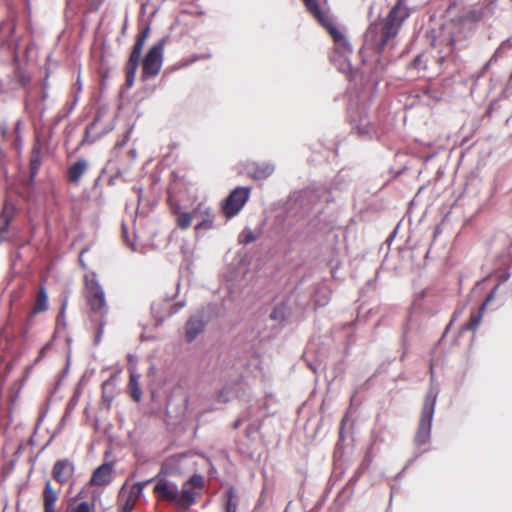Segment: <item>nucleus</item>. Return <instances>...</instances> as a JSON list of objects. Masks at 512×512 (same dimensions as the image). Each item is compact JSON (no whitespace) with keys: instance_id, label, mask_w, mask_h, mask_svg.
<instances>
[{"instance_id":"7ed1b4c3","label":"nucleus","mask_w":512,"mask_h":512,"mask_svg":"<svg viewBox=\"0 0 512 512\" xmlns=\"http://www.w3.org/2000/svg\"><path fill=\"white\" fill-rule=\"evenodd\" d=\"M85 297L92 312L100 314L102 318L108 314L105 292L95 278H86ZM105 324L106 321L101 319L98 324L96 342H100Z\"/></svg>"},{"instance_id":"f8f14e48","label":"nucleus","mask_w":512,"mask_h":512,"mask_svg":"<svg viewBox=\"0 0 512 512\" xmlns=\"http://www.w3.org/2000/svg\"><path fill=\"white\" fill-rule=\"evenodd\" d=\"M205 323L202 316L193 315L190 317L185 327V338L188 342H192L203 332Z\"/></svg>"},{"instance_id":"412c9836","label":"nucleus","mask_w":512,"mask_h":512,"mask_svg":"<svg viewBox=\"0 0 512 512\" xmlns=\"http://www.w3.org/2000/svg\"><path fill=\"white\" fill-rule=\"evenodd\" d=\"M486 308V303H483L478 312L473 313L470 317V321L465 325L463 329L475 331L482 320L483 312Z\"/></svg>"},{"instance_id":"9d476101","label":"nucleus","mask_w":512,"mask_h":512,"mask_svg":"<svg viewBox=\"0 0 512 512\" xmlns=\"http://www.w3.org/2000/svg\"><path fill=\"white\" fill-rule=\"evenodd\" d=\"M194 218L200 219V221L195 226V230L197 233L202 230H208L212 228L214 216L211 212L210 207L205 205L204 203H200L193 211Z\"/></svg>"},{"instance_id":"b1692460","label":"nucleus","mask_w":512,"mask_h":512,"mask_svg":"<svg viewBox=\"0 0 512 512\" xmlns=\"http://www.w3.org/2000/svg\"><path fill=\"white\" fill-rule=\"evenodd\" d=\"M333 63L336 65L337 69L343 74L348 75L352 71V65L349 61V56H341L340 54H338L337 61Z\"/></svg>"},{"instance_id":"5701e85b","label":"nucleus","mask_w":512,"mask_h":512,"mask_svg":"<svg viewBox=\"0 0 512 512\" xmlns=\"http://www.w3.org/2000/svg\"><path fill=\"white\" fill-rule=\"evenodd\" d=\"M48 308V296L44 287H41L34 306V313L42 312Z\"/></svg>"},{"instance_id":"ddd939ff","label":"nucleus","mask_w":512,"mask_h":512,"mask_svg":"<svg viewBox=\"0 0 512 512\" xmlns=\"http://www.w3.org/2000/svg\"><path fill=\"white\" fill-rule=\"evenodd\" d=\"M53 477L60 483H65L72 476L73 465L68 460H59L53 466Z\"/></svg>"},{"instance_id":"dca6fc26","label":"nucleus","mask_w":512,"mask_h":512,"mask_svg":"<svg viewBox=\"0 0 512 512\" xmlns=\"http://www.w3.org/2000/svg\"><path fill=\"white\" fill-rule=\"evenodd\" d=\"M57 499L58 492L53 490L50 481H46L43 492L44 512H54Z\"/></svg>"},{"instance_id":"f704fd0d","label":"nucleus","mask_w":512,"mask_h":512,"mask_svg":"<svg viewBox=\"0 0 512 512\" xmlns=\"http://www.w3.org/2000/svg\"><path fill=\"white\" fill-rule=\"evenodd\" d=\"M493 297H494V293L492 292V293H490V294L487 296V298H486V300H485V302H484V303H486V304H487L489 301H491V300L493 299Z\"/></svg>"},{"instance_id":"6e6552de","label":"nucleus","mask_w":512,"mask_h":512,"mask_svg":"<svg viewBox=\"0 0 512 512\" xmlns=\"http://www.w3.org/2000/svg\"><path fill=\"white\" fill-rule=\"evenodd\" d=\"M324 27L327 29V31L333 38L335 44V50L330 57L331 61L336 62L338 54H340L341 56H350L353 51L352 46L349 43L346 36L334 25L333 20Z\"/></svg>"},{"instance_id":"f03ea898","label":"nucleus","mask_w":512,"mask_h":512,"mask_svg":"<svg viewBox=\"0 0 512 512\" xmlns=\"http://www.w3.org/2000/svg\"><path fill=\"white\" fill-rule=\"evenodd\" d=\"M154 493L158 499L169 501L183 509H188L195 502L194 489L183 485L179 490L176 483L165 478H157Z\"/></svg>"},{"instance_id":"79ce46f5","label":"nucleus","mask_w":512,"mask_h":512,"mask_svg":"<svg viewBox=\"0 0 512 512\" xmlns=\"http://www.w3.org/2000/svg\"><path fill=\"white\" fill-rule=\"evenodd\" d=\"M7 226H8V223L6 222L5 225L3 226L2 230L6 229Z\"/></svg>"},{"instance_id":"aec40b11","label":"nucleus","mask_w":512,"mask_h":512,"mask_svg":"<svg viewBox=\"0 0 512 512\" xmlns=\"http://www.w3.org/2000/svg\"><path fill=\"white\" fill-rule=\"evenodd\" d=\"M174 213L176 214V223L179 228L187 229L190 227L192 218L194 217L193 212L180 211L179 208H176Z\"/></svg>"},{"instance_id":"cd10ccee","label":"nucleus","mask_w":512,"mask_h":512,"mask_svg":"<svg viewBox=\"0 0 512 512\" xmlns=\"http://www.w3.org/2000/svg\"><path fill=\"white\" fill-rule=\"evenodd\" d=\"M233 394V387L232 386H225L219 393H218V401L221 403H227L231 399V395Z\"/></svg>"},{"instance_id":"9b49d317","label":"nucleus","mask_w":512,"mask_h":512,"mask_svg":"<svg viewBox=\"0 0 512 512\" xmlns=\"http://www.w3.org/2000/svg\"><path fill=\"white\" fill-rule=\"evenodd\" d=\"M112 472L113 462H105L93 472L90 482L99 486L107 485L112 480Z\"/></svg>"},{"instance_id":"a19ab883","label":"nucleus","mask_w":512,"mask_h":512,"mask_svg":"<svg viewBox=\"0 0 512 512\" xmlns=\"http://www.w3.org/2000/svg\"><path fill=\"white\" fill-rule=\"evenodd\" d=\"M430 372H431V378L433 379V367L432 366L430 367Z\"/></svg>"},{"instance_id":"e433bc0d","label":"nucleus","mask_w":512,"mask_h":512,"mask_svg":"<svg viewBox=\"0 0 512 512\" xmlns=\"http://www.w3.org/2000/svg\"><path fill=\"white\" fill-rule=\"evenodd\" d=\"M182 307H184V303H182V302L177 303V309L175 311H178Z\"/></svg>"},{"instance_id":"393cba45","label":"nucleus","mask_w":512,"mask_h":512,"mask_svg":"<svg viewBox=\"0 0 512 512\" xmlns=\"http://www.w3.org/2000/svg\"><path fill=\"white\" fill-rule=\"evenodd\" d=\"M138 65L127 63L126 65V85L127 87H131L134 83L136 71H137Z\"/></svg>"},{"instance_id":"c9c22d12","label":"nucleus","mask_w":512,"mask_h":512,"mask_svg":"<svg viewBox=\"0 0 512 512\" xmlns=\"http://www.w3.org/2000/svg\"><path fill=\"white\" fill-rule=\"evenodd\" d=\"M45 350H46V347L42 348L41 351H40V355H39V358L36 360L38 361L40 358H42L45 354Z\"/></svg>"},{"instance_id":"0eeeda50","label":"nucleus","mask_w":512,"mask_h":512,"mask_svg":"<svg viewBox=\"0 0 512 512\" xmlns=\"http://www.w3.org/2000/svg\"><path fill=\"white\" fill-rule=\"evenodd\" d=\"M250 196V188L248 187H237L234 189L226 198L223 205V213L228 218L237 215L245 203L248 201Z\"/></svg>"},{"instance_id":"20e7f679","label":"nucleus","mask_w":512,"mask_h":512,"mask_svg":"<svg viewBox=\"0 0 512 512\" xmlns=\"http://www.w3.org/2000/svg\"><path fill=\"white\" fill-rule=\"evenodd\" d=\"M437 396L438 389L431 385L423 404L419 427L415 436L418 445H423L430 439Z\"/></svg>"},{"instance_id":"ea45409f","label":"nucleus","mask_w":512,"mask_h":512,"mask_svg":"<svg viewBox=\"0 0 512 512\" xmlns=\"http://www.w3.org/2000/svg\"><path fill=\"white\" fill-rule=\"evenodd\" d=\"M453 42H454V41H453V39H452V38H449V40H448V44H449L450 46H452V45H453Z\"/></svg>"},{"instance_id":"1a4fd4ad","label":"nucleus","mask_w":512,"mask_h":512,"mask_svg":"<svg viewBox=\"0 0 512 512\" xmlns=\"http://www.w3.org/2000/svg\"><path fill=\"white\" fill-rule=\"evenodd\" d=\"M192 457L190 452L170 456L164 461L162 471L168 474L182 473L186 468V461Z\"/></svg>"},{"instance_id":"4468645a","label":"nucleus","mask_w":512,"mask_h":512,"mask_svg":"<svg viewBox=\"0 0 512 512\" xmlns=\"http://www.w3.org/2000/svg\"><path fill=\"white\" fill-rule=\"evenodd\" d=\"M148 34H149V27H146L144 30H142L137 35V39H136V41H135V43L133 45V49H132V52L130 54V57H129L127 63H132V64L139 65L142 49H143L145 41H146V39L148 37Z\"/></svg>"},{"instance_id":"473e14b6","label":"nucleus","mask_w":512,"mask_h":512,"mask_svg":"<svg viewBox=\"0 0 512 512\" xmlns=\"http://www.w3.org/2000/svg\"><path fill=\"white\" fill-rule=\"evenodd\" d=\"M512 89V72H511V75L509 76L507 82H506V85H505V89H504V92L508 91Z\"/></svg>"},{"instance_id":"f3484780","label":"nucleus","mask_w":512,"mask_h":512,"mask_svg":"<svg viewBox=\"0 0 512 512\" xmlns=\"http://www.w3.org/2000/svg\"><path fill=\"white\" fill-rule=\"evenodd\" d=\"M88 162L85 159L77 160L68 171V179L71 183H78L82 175L87 171Z\"/></svg>"},{"instance_id":"2f4dec72","label":"nucleus","mask_w":512,"mask_h":512,"mask_svg":"<svg viewBox=\"0 0 512 512\" xmlns=\"http://www.w3.org/2000/svg\"><path fill=\"white\" fill-rule=\"evenodd\" d=\"M498 52H499V49L495 51V53H494V54H493V56L490 58V60L485 64V67H484L485 69H487V68L490 66V64H491L492 62H494V61H496V60H497Z\"/></svg>"},{"instance_id":"423d86ee","label":"nucleus","mask_w":512,"mask_h":512,"mask_svg":"<svg viewBox=\"0 0 512 512\" xmlns=\"http://www.w3.org/2000/svg\"><path fill=\"white\" fill-rule=\"evenodd\" d=\"M151 481L137 482L131 485L126 481L118 494L120 512H132L138 499L143 496L145 486Z\"/></svg>"},{"instance_id":"72a5a7b5","label":"nucleus","mask_w":512,"mask_h":512,"mask_svg":"<svg viewBox=\"0 0 512 512\" xmlns=\"http://www.w3.org/2000/svg\"><path fill=\"white\" fill-rule=\"evenodd\" d=\"M271 318L272 319H277L278 318V309H274L273 312L271 313Z\"/></svg>"},{"instance_id":"a878e982","label":"nucleus","mask_w":512,"mask_h":512,"mask_svg":"<svg viewBox=\"0 0 512 512\" xmlns=\"http://www.w3.org/2000/svg\"><path fill=\"white\" fill-rule=\"evenodd\" d=\"M15 32V24L12 21H7L0 25V34H6V42L9 43L8 37L12 36Z\"/></svg>"},{"instance_id":"c85d7f7f","label":"nucleus","mask_w":512,"mask_h":512,"mask_svg":"<svg viewBox=\"0 0 512 512\" xmlns=\"http://www.w3.org/2000/svg\"><path fill=\"white\" fill-rule=\"evenodd\" d=\"M67 512H92V508L88 502H81L75 506L68 508Z\"/></svg>"},{"instance_id":"7c9ffc66","label":"nucleus","mask_w":512,"mask_h":512,"mask_svg":"<svg viewBox=\"0 0 512 512\" xmlns=\"http://www.w3.org/2000/svg\"><path fill=\"white\" fill-rule=\"evenodd\" d=\"M39 167H40V160H39V158L38 157L32 158V160H31V175H32V177L35 176V174L37 173Z\"/></svg>"},{"instance_id":"a211bd4d","label":"nucleus","mask_w":512,"mask_h":512,"mask_svg":"<svg viewBox=\"0 0 512 512\" xmlns=\"http://www.w3.org/2000/svg\"><path fill=\"white\" fill-rule=\"evenodd\" d=\"M274 172V166L270 163L253 164L249 173L254 179H265Z\"/></svg>"},{"instance_id":"c756f323","label":"nucleus","mask_w":512,"mask_h":512,"mask_svg":"<svg viewBox=\"0 0 512 512\" xmlns=\"http://www.w3.org/2000/svg\"><path fill=\"white\" fill-rule=\"evenodd\" d=\"M256 240V236L254 235V233L252 232V230L246 228L243 233H242V239H241V242L243 244H249L253 241Z\"/></svg>"},{"instance_id":"f257e3e1","label":"nucleus","mask_w":512,"mask_h":512,"mask_svg":"<svg viewBox=\"0 0 512 512\" xmlns=\"http://www.w3.org/2000/svg\"><path fill=\"white\" fill-rule=\"evenodd\" d=\"M409 14V9L404 4V0H398L383 24H370L364 35V45L375 52H382L389 41L396 37Z\"/></svg>"},{"instance_id":"39448f33","label":"nucleus","mask_w":512,"mask_h":512,"mask_svg":"<svg viewBox=\"0 0 512 512\" xmlns=\"http://www.w3.org/2000/svg\"><path fill=\"white\" fill-rule=\"evenodd\" d=\"M166 40L161 38L152 45L145 55L142 63V78L149 79L155 77L162 67L163 52Z\"/></svg>"},{"instance_id":"bb28decb","label":"nucleus","mask_w":512,"mask_h":512,"mask_svg":"<svg viewBox=\"0 0 512 512\" xmlns=\"http://www.w3.org/2000/svg\"><path fill=\"white\" fill-rule=\"evenodd\" d=\"M184 485H187V487L192 489L194 487L201 488L204 486V478L200 474H194Z\"/></svg>"},{"instance_id":"6ab92c4d","label":"nucleus","mask_w":512,"mask_h":512,"mask_svg":"<svg viewBox=\"0 0 512 512\" xmlns=\"http://www.w3.org/2000/svg\"><path fill=\"white\" fill-rule=\"evenodd\" d=\"M238 498L234 487H230L225 492V512H237Z\"/></svg>"},{"instance_id":"2eb2a0df","label":"nucleus","mask_w":512,"mask_h":512,"mask_svg":"<svg viewBox=\"0 0 512 512\" xmlns=\"http://www.w3.org/2000/svg\"><path fill=\"white\" fill-rule=\"evenodd\" d=\"M307 10L318 20L322 25H328L333 19L325 12L321 11L317 0H303Z\"/></svg>"},{"instance_id":"4be33fe9","label":"nucleus","mask_w":512,"mask_h":512,"mask_svg":"<svg viewBox=\"0 0 512 512\" xmlns=\"http://www.w3.org/2000/svg\"><path fill=\"white\" fill-rule=\"evenodd\" d=\"M129 386L131 389L132 397L135 401L139 402L141 399L142 391L139 387V375L130 372Z\"/></svg>"},{"instance_id":"58836bf2","label":"nucleus","mask_w":512,"mask_h":512,"mask_svg":"<svg viewBox=\"0 0 512 512\" xmlns=\"http://www.w3.org/2000/svg\"><path fill=\"white\" fill-rule=\"evenodd\" d=\"M192 456H194V455L192 454ZM193 458H194V457H192L191 459H189V460H187V461H186V466L188 465V462H192V464H195V461H192V460H193Z\"/></svg>"},{"instance_id":"4c0bfd02","label":"nucleus","mask_w":512,"mask_h":512,"mask_svg":"<svg viewBox=\"0 0 512 512\" xmlns=\"http://www.w3.org/2000/svg\"><path fill=\"white\" fill-rule=\"evenodd\" d=\"M65 308H66V302H63L62 307H61V312L62 313L64 312Z\"/></svg>"}]
</instances>
